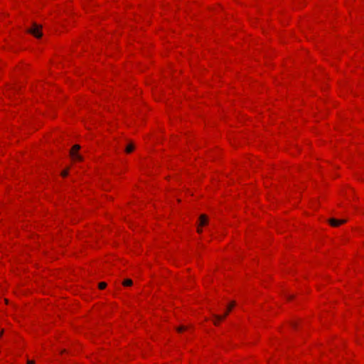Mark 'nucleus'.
I'll return each mask as SVG.
<instances>
[{
	"mask_svg": "<svg viewBox=\"0 0 364 364\" xmlns=\"http://www.w3.org/2000/svg\"><path fill=\"white\" fill-rule=\"evenodd\" d=\"M42 26L37 24L36 23H33L32 27L27 30V32L32 34L36 38H41L43 36L41 32Z\"/></svg>",
	"mask_w": 364,
	"mask_h": 364,
	"instance_id": "nucleus-1",
	"label": "nucleus"
},
{
	"mask_svg": "<svg viewBox=\"0 0 364 364\" xmlns=\"http://www.w3.org/2000/svg\"><path fill=\"white\" fill-rule=\"evenodd\" d=\"M80 149V146L78 145V144H75L74 145L70 151V156L72 157V159L73 160H75V161H82V156H80L78 153H77V151Z\"/></svg>",
	"mask_w": 364,
	"mask_h": 364,
	"instance_id": "nucleus-2",
	"label": "nucleus"
},
{
	"mask_svg": "<svg viewBox=\"0 0 364 364\" xmlns=\"http://www.w3.org/2000/svg\"><path fill=\"white\" fill-rule=\"evenodd\" d=\"M346 222V220H337L335 218H331L328 220L329 224L333 227H338L341 224H344Z\"/></svg>",
	"mask_w": 364,
	"mask_h": 364,
	"instance_id": "nucleus-3",
	"label": "nucleus"
},
{
	"mask_svg": "<svg viewBox=\"0 0 364 364\" xmlns=\"http://www.w3.org/2000/svg\"><path fill=\"white\" fill-rule=\"evenodd\" d=\"M230 311H228V309L227 310V311L224 314V315L223 316H220V315H217V314H213V317L215 318V321H214V324L215 325H218V321H221L223 320V318H225L228 315V313L230 312Z\"/></svg>",
	"mask_w": 364,
	"mask_h": 364,
	"instance_id": "nucleus-4",
	"label": "nucleus"
},
{
	"mask_svg": "<svg viewBox=\"0 0 364 364\" xmlns=\"http://www.w3.org/2000/svg\"><path fill=\"white\" fill-rule=\"evenodd\" d=\"M199 221H200L199 225L203 226V225H205L208 224V220L207 216L203 214V215H200Z\"/></svg>",
	"mask_w": 364,
	"mask_h": 364,
	"instance_id": "nucleus-5",
	"label": "nucleus"
},
{
	"mask_svg": "<svg viewBox=\"0 0 364 364\" xmlns=\"http://www.w3.org/2000/svg\"><path fill=\"white\" fill-rule=\"evenodd\" d=\"M134 144L132 142L128 143L125 147V152L127 154L132 152L134 149Z\"/></svg>",
	"mask_w": 364,
	"mask_h": 364,
	"instance_id": "nucleus-6",
	"label": "nucleus"
},
{
	"mask_svg": "<svg viewBox=\"0 0 364 364\" xmlns=\"http://www.w3.org/2000/svg\"><path fill=\"white\" fill-rule=\"evenodd\" d=\"M122 284L124 287H129L132 284V281L130 279H126Z\"/></svg>",
	"mask_w": 364,
	"mask_h": 364,
	"instance_id": "nucleus-7",
	"label": "nucleus"
},
{
	"mask_svg": "<svg viewBox=\"0 0 364 364\" xmlns=\"http://www.w3.org/2000/svg\"><path fill=\"white\" fill-rule=\"evenodd\" d=\"M107 287V284L105 282H100L99 284V288L100 289H104Z\"/></svg>",
	"mask_w": 364,
	"mask_h": 364,
	"instance_id": "nucleus-8",
	"label": "nucleus"
},
{
	"mask_svg": "<svg viewBox=\"0 0 364 364\" xmlns=\"http://www.w3.org/2000/svg\"><path fill=\"white\" fill-rule=\"evenodd\" d=\"M235 306V301H232V302L229 304V306H228V311H231V309H232Z\"/></svg>",
	"mask_w": 364,
	"mask_h": 364,
	"instance_id": "nucleus-9",
	"label": "nucleus"
},
{
	"mask_svg": "<svg viewBox=\"0 0 364 364\" xmlns=\"http://www.w3.org/2000/svg\"><path fill=\"white\" fill-rule=\"evenodd\" d=\"M185 329H186V326H180L177 328V331L178 332H182L183 331H184Z\"/></svg>",
	"mask_w": 364,
	"mask_h": 364,
	"instance_id": "nucleus-10",
	"label": "nucleus"
},
{
	"mask_svg": "<svg viewBox=\"0 0 364 364\" xmlns=\"http://www.w3.org/2000/svg\"><path fill=\"white\" fill-rule=\"evenodd\" d=\"M68 170H65L61 173V175H62V176L65 177L66 176H68Z\"/></svg>",
	"mask_w": 364,
	"mask_h": 364,
	"instance_id": "nucleus-11",
	"label": "nucleus"
},
{
	"mask_svg": "<svg viewBox=\"0 0 364 364\" xmlns=\"http://www.w3.org/2000/svg\"><path fill=\"white\" fill-rule=\"evenodd\" d=\"M27 363L28 364H34V361L33 360H28Z\"/></svg>",
	"mask_w": 364,
	"mask_h": 364,
	"instance_id": "nucleus-12",
	"label": "nucleus"
},
{
	"mask_svg": "<svg viewBox=\"0 0 364 364\" xmlns=\"http://www.w3.org/2000/svg\"><path fill=\"white\" fill-rule=\"evenodd\" d=\"M197 231H198V233H200V232H202V229L198 228Z\"/></svg>",
	"mask_w": 364,
	"mask_h": 364,
	"instance_id": "nucleus-13",
	"label": "nucleus"
},
{
	"mask_svg": "<svg viewBox=\"0 0 364 364\" xmlns=\"http://www.w3.org/2000/svg\"><path fill=\"white\" fill-rule=\"evenodd\" d=\"M291 298V296H289L288 299H290Z\"/></svg>",
	"mask_w": 364,
	"mask_h": 364,
	"instance_id": "nucleus-14",
	"label": "nucleus"
},
{
	"mask_svg": "<svg viewBox=\"0 0 364 364\" xmlns=\"http://www.w3.org/2000/svg\"><path fill=\"white\" fill-rule=\"evenodd\" d=\"M2 333H3V331H1L0 332V336L2 335Z\"/></svg>",
	"mask_w": 364,
	"mask_h": 364,
	"instance_id": "nucleus-15",
	"label": "nucleus"
}]
</instances>
